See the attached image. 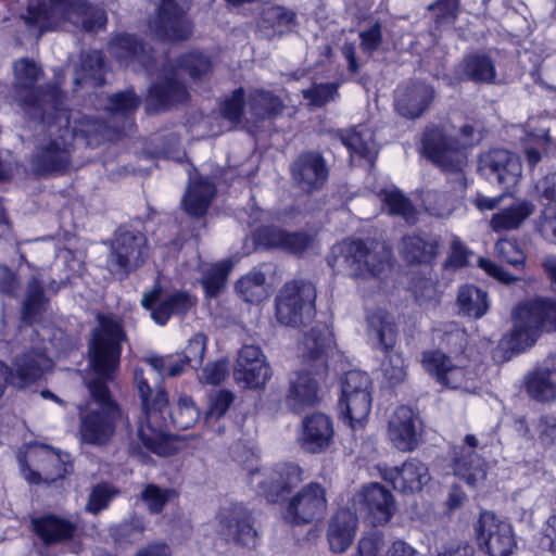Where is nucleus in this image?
Here are the masks:
<instances>
[{"instance_id":"nucleus-15","label":"nucleus","mask_w":556,"mask_h":556,"mask_svg":"<svg viewBox=\"0 0 556 556\" xmlns=\"http://www.w3.org/2000/svg\"><path fill=\"white\" fill-rule=\"evenodd\" d=\"M302 480V468L292 463L278 464L251 473V484L271 502H276L283 492L295 488Z\"/></svg>"},{"instance_id":"nucleus-30","label":"nucleus","mask_w":556,"mask_h":556,"mask_svg":"<svg viewBox=\"0 0 556 556\" xmlns=\"http://www.w3.org/2000/svg\"><path fill=\"white\" fill-rule=\"evenodd\" d=\"M384 479L400 492H418L430 481L429 468L422 462L410 458L401 467H395L386 473Z\"/></svg>"},{"instance_id":"nucleus-16","label":"nucleus","mask_w":556,"mask_h":556,"mask_svg":"<svg viewBox=\"0 0 556 556\" xmlns=\"http://www.w3.org/2000/svg\"><path fill=\"white\" fill-rule=\"evenodd\" d=\"M271 377V368L263 351L254 345H243L233 367V378L244 388L264 387Z\"/></svg>"},{"instance_id":"nucleus-1","label":"nucleus","mask_w":556,"mask_h":556,"mask_svg":"<svg viewBox=\"0 0 556 556\" xmlns=\"http://www.w3.org/2000/svg\"><path fill=\"white\" fill-rule=\"evenodd\" d=\"M140 104L132 90L112 94L108 98L109 123L99 122L80 112H61L46 114L39 121L48 127L50 139L39 144L31 159V168L36 175L45 176L65 172L72 160L73 140L81 138L87 146L99 144L101 140H112L126 132L132 125L130 116Z\"/></svg>"},{"instance_id":"nucleus-18","label":"nucleus","mask_w":556,"mask_h":556,"mask_svg":"<svg viewBox=\"0 0 556 556\" xmlns=\"http://www.w3.org/2000/svg\"><path fill=\"white\" fill-rule=\"evenodd\" d=\"M218 532L228 542L239 545L254 543L256 530L251 513L241 504L223 507L217 515Z\"/></svg>"},{"instance_id":"nucleus-43","label":"nucleus","mask_w":556,"mask_h":556,"mask_svg":"<svg viewBox=\"0 0 556 556\" xmlns=\"http://www.w3.org/2000/svg\"><path fill=\"white\" fill-rule=\"evenodd\" d=\"M534 204L523 200L493 214L490 225L495 232L519 228L534 212Z\"/></svg>"},{"instance_id":"nucleus-50","label":"nucleus","mask_w":556,"mask_h":556,"mask_svg":"<svg viewBox=\"0 0 556 556\" xmlns=\"http://www.w3.org/2000/svg\"><path fill=\"white\" fill-rule=\"evenodd\" d=\"M175 492L154 483L144 484L138 498L144 504L150 514H160Z\"/></svg>"},{"instance_id":"nucleus-25","label":"nucleus","mask_w":556,"mask_h":556,"mask_svg":"<svg viewBox=\"0 0 556 556\" xmlns=\"http://www.w3.org/2000/svg\"><path fill=\"white\" fill-rule=\"evenodd\" d=\"M333 348V336L326 325H316L304 333L300 342V351L305 359L316 363L317 374L327 369V357Z\"/></svg>"},{"instance_id":"nucleus-10","label":"nucleus","mask_w":556,"mask_h":556,"mask_svg":"<svg viewBox=\"0 0 556 556\" xmlns=\"http://www.w3.org/2000/svg\"><path fill=\"white\" fill-rule=\"evenodd\" d=\"M315 300L316 289L312 282L286 283L276 300L277 319L291 327L309 323L315 316Z\"/></svg>"},{"instance_id":"nucleus-24","label":"nucleus","mask_w":556,"mask_h":556,"mask_svg":"<svg viewBox=\"0 0 556 556\" xmlns=\"http://www.w3.org/2000/svg\"><path fill=\"white\" fill-rule=\"evenodd\" d=\"M388 433L399 451L409 452L417 446V417L410 407L402 405L394 410L389 420Z\"/></svg>"},{"instance_id":"nucleus-61","label":"nucleus","mask_w":556,"mask_h":556,"mask_svg":"<svg viewBox=\"0 0 556 556\" xmlns=\"http://www.w3.org/2000/svg\"><path fill=\"white\" fill-rule=\"evenodd\" d=\"M233 402L231 392L220 390L210 399V406L205 413V421L211 422L219 419L229 408Z\"/></svg>"},{"instance_id":"nucleus-21","label":"nucleus","mask_w":556,"mask_h":556,"mask_svg":"<svg viewBox=\"0 0 556 556\" xmlns=\"http://www.w3.org/2000/svg\"><path fill=\"white\" fill-rule=\"evenodd\" d=\"M161 288L154 287L146 292L141 304L151 312V317L159 325H165L172 315H184L195 305V299L187 292H173L159 301Z\"/></svg>"},{"instance_id":"nucleus-2","label":"nucleus","mask_w":556,"mask_h":556,"mask_svg":"<svg viewBox=\"0 0 556 556\" xmlns=\"http://www.w3.org/2000/svg\"><path fill=\"white\" fill-rule=\"evenodd\" d=\"M125 333L117 318L99 316V327L89 343V363L92 369L85 379L90 401L80 417L81 440L89 444L106 443L115 432L122 412L114 401L108 383L119 366L121 343Z\"/></svg>"},{"instance_id":"nucleus-23","label":"nucleus","mask_w":556,"mask_h":556,"mask_svg":"<svg viewBox=\"0 0 556 556\" xmlns=\"http://www.w3.org/2000/svg\"><path fill=\"white\" fill-rule=\"evenodd\" d=\"M178 77V70L172 67L163 70L159 80L149 90L148 110L160 111L168 105L187 101L188 91Z\"/></svg>"},{"instance_id":"nucleus-46","label":"nucleus","mask_w":556,"mask_h":556,"mask_svg":"<svg viewBox=\"0 0 556 556\" xmlns=\"http://www.w3.org/2000/svg\"><path fill=\"white\" fill-rule=\"evenodd\" d=\"M457 303L460 312L473 318L482 317L489 309L486 292L472 285L459 289Z\"/></svg>"},{"instance_id":"nucleus-26","label":"nucleus","mask_w":556,"mask_h":556,"mask_svg":"<svg viewBox=\"0 0 556 556\" xmlns=\"http://www.w3.org/2000/svg\"><path fill=\"white\" fill-rule=\"evenodd\" d=\"M358 518L350 508H341L330 518L327 528V540L331 552L344 553L356 535Z\"/></svg>"},{"instance_id":"nucleus-57","label":"nucleus","mask_w":556,"mask_h":556,"mask_svg":"<svg viewBox=\"0 0 556 556\" xmlns=\"http://www.w3.org/2000/svg\"><path fill=\"white\" fill-rule=\"evenodd\" d=\"M104 66L103 54L100 51H91L85 54L81 59L83 75L76 74L74 83L76 86L80 85L81 80L87 78L99 79Z\"/></svg>"},{"instance_id":"nucleus-47","label":"nucleus","mask_w":556,"mask_h":556,"mask_svg":"<svg viewBox=\"0 0 556 556\" xmlns=\"http://www.w3.org/2000/svg\"><path fill=\"white\" fill-rule=\"evenodd\" d=\"M232 268L229 260H224L216 264L206 265L202 268L201 283L206 296L215 298L226 287L227 277Z\"/></svg>"},{"instance_id":"nucleus-54","label":"nucleus","mask_w":556,"mask_h":556,"mask_svg":"<svg viewBox=\"0 0 556 556\" xmlns=\"http://www.w3.org/2000/svg\"><path fill=\"white\" fill-rule=\"evenodd\" d=\"M412 289L420 304L437 303L439 300L437 283L430 273L415 276Z\"/></svg>"},{"instance_id":"nucleus-45","label":"nucleus","mask_w":556,"mask_h":556,"mask_svg":"<svg viewBox=\"0 0 556 556\" xmlns=\"http://www.w3.org/2000/svg\"><path fill=\"white\" fill-rule=\"evenodd\" d=\"M530 395L539 402H549L556 399V369L538 368L528 380Z\"/></svg>"},{"instance_id":"nucleus-40","label":"nucleus","mask_w":556,"mask_h":556,"mask_svg":"<svg viewBox=\"0 0 556 556\" xmlns=\"http://www.w3.org/2000/svg\"><path fill=\"white\" fill-rule=\"evenodd\" d=\"M216 193L215 185L208 180L199 178L190 182L182 199L186 212L194 216H203Z\"/></svg>"},{"instance_id":"nucleus-5","label":"nucleus","mask_w":556,"mask_h":556,"mask_svg":"<svg viewBox=\"0 0 556 556\" xmlns=\"http://www.w3.org/2000/svg\"><path fill=\"white\" fill-rule=\"evenodd\" d=\"M480 139L471 125H464L455 136H446L439 128L427 129L424 134L426 155L443 170L454 174V188L459 193L467 188V179L463 173L467 164L465 150Z\"/></svg>"},{"instance_id":"nucleus-38","label":"nucleus","mask_w":556,"mask_h":556,"mask_svg":"<svg viewBox=\"0 0 556 556\" xmlns=\"http://www.w3.org/2000/svg\"><path fill=\"white\" fill-rule=\"evenodd\" d=\"M456 79L491 84L496 70L492 59L485 54H470L462 60L455 70Z\"/></svg>"},{"instance_id":"nucleus-58","label":"nucleus","mask_w":556,"mask_h":556,"mask_svg":"<svg viewBox=\"0 0 556 556\" xmlns=\"http://www.w3.org/2000/svg\"><path fill=\"white\" fill-rule=\"evenodd\" d=\"M382 372L391 384L403 382L406 377V365L402 354L390 352L382 363Z\"/></svg>"},{"instance_id":"nucleus-37","label":"nucleus","mask_w":556,"mask_h":556,"mask_svg":"<svg viewBox=\"0 0 556 556\" xmlns=\"http://www.w3.org/2000/svg\"><path fill=\"white\" fill-rule=\"evenodd\" d=\"M453 470L470 486H477L486 477L484 460L475 451L465 447L454 448Z\"/></svg>"},{"instance_id":"nucleus-3","label":"nucleus","mask_w":556,"mask_h":556,"mask_svg":"<svg viewBox=\"0 0 556 556\" xmlns=\"http://www.w3.org/2000/svg\"><path fill=\"white\" fill-rule=\"evenodd\" d=\"M147 363L148 367H136L134 370V383L144 414V419L139 422L138 438L148 451L167 455L166 433L160 422L168 404L167 393L161 386L167 362L162 357H150Z\"/></svg>"},{"instance_id":"nucleus-13","label":"nucleus","mask_w":556,"mask_h":556,"mask_svg":"<svg viewBox=\"0 0 556 556\" xmlns=\"http://www.w3.org/2000/svg\"><path fill=\"white\" fill-rule=\"evenodd\" d=\"M475 530L478 544L490 556H509L517 545L511 525L492 511L480 514Z\"/></svg>"},{"instance_id":"nucleus-55","label":"nucleus","mask_w":556,"mask_h":556,"mask_svg":"<svg viewBox=\"0 0 556 556\" xmlns=\"http://www.w3.org/2000/svg\"><path fill=\"white\" fill-rule=\"evenodd\" d=\"M211 68V60L200 52H190L179 60V70L186 71L193 79L205 76Z\"/></svg>"},{"instance_id":"nucleus-17","label":"nucleus","mask_w":556,"mask_h":556,"mask_svg":"<svg viewBox=\"0 0 556 556\" xmlns=\"http://www.w3.org/2000/svg\"><path fill=\"white\" fill-rule=\"evenodd\" d=\"M293 185L305 193L319 191L329 177V167L321 153L307 151L301 153L290 165Z\"/></svg>"},{"instance_id":"nucleus-64","label":"nucleus","mask_w":556,"mask_h":556,"mask_svg":"<svg viewBox=\"0 0 556 556\" xmlns=\"http://www.w3.org/2000/svg\"><path fill=\"white\" fill-rule=\"evenodd\" d=\"M206 348V337L198 332L188 342L185 349V362L192 368H198L203 361Z\"/></svg>"},{"instance_id":"nucleus-27","label":"nucleus","mask_w":556,"mask_h":556,"mask_svg":"<svg viewBox=\"0 0 556 556\" xmlns=\"http://www.w3.org/2000/svg\"><path fill=\"white\" fill-rule=\"evenodd\" d=\"M42 275L38 271L27 279L24 295L21 301V321L31 326L42 319L49 307V298L46 296Z\"/></svg>"},{"instance_id":"nucleus-20","label":"nucleus","mask_w":556,"mask_h":556,"mask_svg":"<svg viewBox=\"0 0 556 556\" xmlns=\"http://www.w3.org/2000/svg\"><path fill=\"white\" fill-rule=\"evenodd\" d=\"M355 510L368 514L374 523H386L395 510V503L391 492L379 483L364 486L353 496Z\"/></svg>"},{"instance_id":"nucleus-14","label":"nucleus","mask_w":556,"mask_h":556,"mask_svg":"<svg viewBox=\"0 0 556 556\" xmlns=\"http://www.w3.org/2000/svg\"><path fill=\"white\" fill-rule=\"evenodd\" d=\"M478 170L490 184L508 191L518 184L522 165L517 154L506 149H493L480 155Z\"/></svg>"},{"instance_id":"nucleus-52","label":"nucleus","mask_w":556,"mask_h":556,"mask_svg":"<svg viewBox=\"0 0 556 556\" xmlns=\"http://www.w3.org/2000/svg\"><path fill=\"white\" fill-rule=\"evenodd\" d=\"M382 201L388 206L391 214L402 216L408 223L416 220V212L410 201L400 191H384L382 193Z\"/></svg>"},{"instance_id":"nucleus-60","label":"nucleus","mask_w":556,"mask_h":556,"mask_svg":"<svg viewBox=\"0 0 556 556\" xmlns=\"http://www.w3.org/2000/svg\"><path fill=\"white\" fill-rule=\"evenodd\" d=\"M115 494V490L108 484L96 485L89 495L86 509L92 514L100 513L109 506Z\"/></svg>"},{"instance_id":"nucleus-63","label":"nucleus","mask_w":556,"mask_h":556,"mask_svg":"<svg viewBox=\"0 0 556 556\" xmlns=\"http://www.w3.org/2000/svg\"><path fill=\"white\" fill-rule=\"evenodd\" d=\"M23 286L15 271L5 265H0V294L11 299L22 295Z\"/></svg>"},{"instance_id":"nucleus-56","label":"nucleus","mask_w":556,"mask_h":556,"mask_svg":"<svg viewBox=\"0 0 556 556\" xmlns=\"http://www.w3.org/2000/svg\"><path fill=\"white\" fill-rule=\"evenodd\" d=\"M426 211L435 217H447L454 210V202L446 193L430 191L424 199Z\"/></svg>"},{"instance_id":"nucleus-35","label":"nucleus","mask_w":556,"mask_h":556,"mask_svg":"<svg viewBox=\"0 0 556 556\" xmlns=\"http://www.w3.org/2000/svg\"><path fill=\"white\" fill-rule=\"evenodd\" d=\"M439 240L432 235H409L402 238L399 251L410 264H429L439 254Z\"/></svg>"},{"instance_id":"nucleus-22","label":"nucleus","mask_w":556,"mask_h":556,"mask_svg":"<svg viewBox=\"0 0 556 556\" xmlns=\"http://www.w3.org/2000/svg\"><path fill=\"white\" fill-rule=\"evenodd\" d=\"M150 28L162 40H184L191 33L184 10L173 0H162L157 15L150 21Z\"/></svg>"},{"instance_id":"nucleus-31","label":"nucleus","mask_w":556,"mask_h":556,"mask_svg":"<svg viewBox=\"0 0 556 556\" xmlns=\"http://www.w3.org/2000/svg\"><path fill=\"white\" fill-rule=\"evenodd\" d=\"M31 528L45 545H53L72 540L77 531V523L53 514L31 519Z\"/></svg>"},{"instance_id":"nucleus-9","label":"nucleus","mask_w":556,"mask_h":556,"mask_svg":"<svg viewBox=\"0 0 556 556\" xmlns=\"http://www.w3.org/2000/svg\"><path fill=\"white\" fill-rule=\"evenodd\" d=\"M149 257L146 236L139 230L119 228L110 243L106 268L118 280L126 279Z\"/></svg>"},{"instance_id":"nucleus-7","label":"nucleus","mask_w":556,"mask_h":556,"mask_svg":"<svg viewBox=\"0 0 556 556\" xmlns=\"http://www.w3.org/2000/svg\"><path fill=\"white\" fill-rule=\"evenodd\" d=\"M40 30H50L68 21L76 27L94 31L106 23L105 12L100 8L89 7L85 0H30L25 17Z\"/></svg>"},{"instance_id":"nucleus-41","label":"nucleus","mask_w":556,"mask_h":556,"mask_svg":"<svg viewBox=\"0 0 556 556\" xmlns=\"http://www.w3.org/2000/svg\"><path fill=\"white\" fill-rule=\"evenodd\" d=\"M216 193L215 185L208 180L199 178L190 182L182 199L186 212L194 216H203Z\"/></svg>"},{"instance_id":"nucleus-49","label":"nucleus","mask_w":556,"mask_h":556,"mask_svg":"<svg viewBox=\"0 0 556 556\" xmlns=\"http://www.w3.org/2000/svg\"><path fill=\"white\" fill-rule=\"evenodd\" d=\"M340 404L344 405L350 426L352 428L362 427L371 408V391L343 396L340 399Z\"/></svg>"},{"instance_id":"nucleus-36","label":"nucleus","mask_w":556,"mask_h":556,"mask_svg":"<svg viewBox=\"0 0 556 556\" xmlns=\"http://www.w3.org/2000/svg\"><path fill=\"white\" fill-rule=\"evenodd\" d=\"M110 53L123 65L139 63L148 68L153 60L152 51L131 35H118L110 43Z\"/></svg>"},{"instance_id":"nucleus-62","label":"nucleus","mask_w":556,"mask_h":556,"mask_svg":"<svg viewBox=\"0 0 556 556\" xmlns=\"http://www.w3.org/2000/svg\"><path fill=\"white\" fill-rule=\"evenodd\" d=\"M495 251L501 260L513 266L522 265L526 260L523 251L519 248L517 242L513 240H498L495 244Z\"/></svg>"},{"instance_id":"nucleus-59","label":"nucleus","mask_w":556,"mask_h":556,"mask_svg":"<svg viewBox=\"0 0 556 556\" xmlns=\"http://www.w3.org/2000/svg\"><path fill=\"white\" fill-rule=\"evenodd\" d=\"M244 91L242 88L236 89L229 98L222 104L220 112L224 118L231 124H238L243 116Z\"/></svg>"},{"instance_id":"nucleus-44","label":"nucleus","mask_w":556,"mask_h":556,"mask_svg":"<svg viewBox=\"0 0 556 556\" xmlns=\"http://www.w3.org/2000/svg\"><path fill=\"white\" fill-rule=\"evenodd\" d=\"M250 113L256 119L273 118L283 111L282 101L270 91L256 89L248 98Z\"/></svg>"},{"instance_id":"nucleus-33","label":"nucleus","mask_w":556,"mask_h":556,"mask_svg":"<svg viewBox=\"0 0 556 556\" xmlns=\"http://www.w3.org/2000/svg\"><path fill=\"white\" fill-rule=\"evenodd\" d=\"M333 435L330 418L321 413H315L303 420L301 446L311 453H319L327 448Z\"/></svg>"},{"instance_id":"nucleus-29","label":"nucleus","mask_w":556,"mask_h":556,"mask_svg":"<svg viewBox=\"0 0 556 556\" xmlns=\"http://www.w3.org/2000/svg\"><path fill=\"white\" fill-rule=\"evenodd\" d=\"M434 98V89L425 83H415L399 88L395 94V109L406 118H418L429 108Z\"/></svg>"},{"instance_id":"nucleus-28","label":"nucleus","mask_w":556,"mask_h":556,"mask_svg":"<svg viewBox=\"0 0 556 556\" xmlns=\"http://www.w3.org/2000/svg\"><path fill=\"white\" fill-rule=\"evenodd\" d=\"M51 367L50 358L39 349L16 356L11 370V382L17 388H26L38 380Z\"/></svg>"},{"instance_id":"nucleus-6","label":"nucleus","mask_w":556,"mask_h":556,"mask_svg":"<svg viewBox=\"0 0 556 556\" xmlns=\"http://www.w3.org/2000/svg\"><path fill=\"white\" fill-rule=\"evenodd\" d=\"M392 251L376 240H343L331 250L328 264L354 279L379 276L388 266Z\"/></svg>"},{"instance_id":"nucleus-11","label":"nucleus","mask_w":556,"mask_h":556,"mask_svg":"<svg viewBox=\"0 0 556 556\" xmlns=\"http://www.w3.org/2000/svg\"><path fill=\"white\" fill-rule=\"evenodd\" d=\"M67 454L54 451L45 444L33 445L26 453V463L22 464V473L31 483H53L67 473Z\"/></svg>"},{"instance_id":"nucleus-8","label":"nucleus","mask_w":556,"mask_h":556,"mask_svg":"<svg viewBox=\"0 0 556 556\" xmlns=\"http://www.w3.org/2000/svg\"><path fill=\"white\" fill-rule=\"evenodd\" d=\"M513 317L514 328L501 345L519 353L532 346L543 331H556V301L539 298L526 302L514 311Z\"/></svg>"},{"instance_id":"nucleus-39","label":"nucleus","mask_w":556,"mask_h":556,"mask_svg":"<svg viewBox=\"0 0 556 556\" xmlns=\"http://www.w3.org/2000/svg\"><path fill=\"white\" fill-rule=\"evenodd\" d=\"M338 137L350 151L351 159L358 156L372 162L378 153V147L370 128L358 126L351 130L339 131Z\"/></svg>"},{"instance_id":"nucleus-48","label":"nucleus","mask_w":556,"mask_h":556,"mask_svg":"<svg viewBox=\"0 0 556 556\" xmlns=\"http://www.w3.org/2000/svg\"><path fill=\"white\" fill-rule=\"evenodd\" d=\"M265 281L262 271L252 270L237 282L236 289L245 302L260 303L268 296Z\"/></svg>"},{"instance_id":"nucleus-53","label":"nucleus","mask_w":556,"mask_h":556,"mask_svg":"<svg viewBox=\"0 0 556 556\" xmlns=\"http://www.w3.org/2000/svg\"><path fill=\"white\" fill-rule=\"evenodd\" d=\"M370 377L361 370H350L341 379V397L371 391Z\"/></svg>"},{"instance_id":"nucleus-42","label":"nucleus","mask_w":556,"mask_h":556,"mask_svg":"<svg viewBox=\"0 0 556 556\" xmlns=\"http://www.w3.org/2000/svg\"><path fill=\"white\" fill-rule=\"evenodd\" d=\"M367 333L386 352L391 351L396 342L395 325L382 311L372 312L367 316Z\"/></svg>"},{"instance_id":"nucleus-34","label":"nucleus","mask_w":556,"mask_h":556,"mask_svg":"<svg viewBox=\"0 0 556 556\" xmlns=\"http://www.w3.org/2000/svg\"><path fill=\"white\" fill-rule=\"evenodd\" d=\"M317 393L318 383L316 379L307 371H295L289 379L286 402L293 412H300L318 401Z\"/></svg>"},{"instance_id":"nucleus-51","label":"nucleus","mask_w":556,"mask_h":556,"mask_svg":"<svg viewBox=\"0 0 556 556\" xmlns=\"http://www.w3.org/2000/svg\"><path fill=\"white\" fill-rule=\"evenodd\" d=\"M169 416L175 427L188 429L198 421L200 412L191 397L181 396Z\"/></svg>"},{"instance_id":"nucleus-19","label":"nucleus","mask_w":556,"mask_h":556,"mask_svg":"<svg viewBox=\"0 0 556 556\" xmlns=\"http://www.w3.org/2000/svg\"><path fill=\"white\" fill-rule=\"evenodd\" d=\"M425 369L437 381L451 389H471L472 372L464 366L452 363L448 356L440 351L425 352L422 355Z\"/></svg>"},{"instance_id":"nucleus-4","label":"nucleus","mask_w":556,"mask_h":556,"mask_svg":"<svg viewBox=\"0 0 556 556\" xmlns=\"http://www.w3.org/2000/svg\"><path fill=\"white\" fill-rule=\"evenodd\" d=\"M15 100L25 114L34 121H45L46 114L67 110L58 86L38 87L42 68L30 59H20L13 64Z\"/></svg>"},{"instance_id":"nucleus-12","label":"nucleus","mask_w":556,"mask_h":556,"mask_svg":"<svg viewBox=\"0 0 556 556\" xmlns=\"http://www.w3.org/2000/svg\"><path fill=\"white\" fill-rule=\"evenodd\" d=\"M327 505L325 488L317 482H309L288 500L282 518L291 525L309 523L324 516Z\"/></svg>"},{"instance_id":"nucleus-32","label":"nucleus","mask_w":556,"mask_h":556,"mask_svg":"<svg viewBox=\"0 0 556 556\" xmlns=\"http://www.w3.org/2000/svg\"><path fill=\"white\" fill-rule=\"evenodd\" d=\"M258 240L266 247L282 249L293 254H301L313 244V237L302 231H287L267 226L258 230Z\"/></svg>"}]
</instances>
